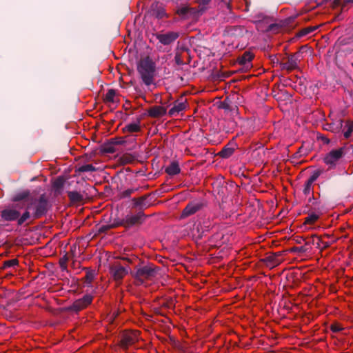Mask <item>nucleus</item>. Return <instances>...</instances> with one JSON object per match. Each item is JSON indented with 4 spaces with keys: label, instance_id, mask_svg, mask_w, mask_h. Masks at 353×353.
I'll return each mask as SVG.
<instances>
[{
    "label": "nucleus",
    "instance_id": "obj_1",
    "mask_svg": "<svg viewBox=\"0 0 353 353\" xmlns=\"http://www.w3.org/2000/svg\"><path fill=\"white\" fill-rule=\"evenodd\" d=\"M11 222H16L18 226L28 225L32 222L29 206L14 204L3 209L0 212V225H9Z\"/></svg>",
    "mask_w": 353,
    "mask_h": 353
},
{
    "label": "nucleus",
    "instance_id": "obj_2",
    "mask_svg": "<svg viewBox=\"0 0 353 353\" xmlns=\"http://www.w3.org/2000/svg\"><path fill=\"white\" fill-rule=\"evenodd\" d=\"M137 72L146 86L148 87L154 84L156 64L150 57H145L140 59L137 64Z\"/></svg>",
    "mask_w": 353,
    "mask_h": 353
},
{
    "label": "nucleus",
    "instance_id": "obj_3",
    "mask_svg": "<svg viewBox=\"0 0 353 353\" xmlns=\"http://www.w3.org/2000/svg\"><path fill=\"white\" fill-rule=\"evenodd\" d=\"M140 332L139 330H125L121 335L119 346L124 350H127L130 346L138 342Z\"/></svg>",
    "mask_w": 353,
    "mask_h": 353
},
{
    "label": "nucleus",
    "instance_id": "obj_4",
    "mask_svg": "<svg viewBox=\"0 0 353 353\" xmlns=\"http://www.w3.org/2000/svg\"><path fill=\"white\" fill-rule=\"evenodd\" d=\"M47 201L44 196H41L38 199L32 200L26 206H29V210L33 208L34 212L31 214V219H37L40 218L47 210Z\"/></svg>",
    "mask_w": 353,
    "mask_h": 353
},
{
    "label": "nucleus",
    "instance_id": "obj_5",
    "mask_svg": "<svg viewBox=\"0 0 353 353\" xmlns=\"http://www.w3.org/2000/svg\"><path fill=\"white\" fill-rule=\"evenodd\" d=\"M157 271L151 265H146L141 268H139L136 274L135 279L138 285L143 284L147 281H151L154 277L156 276Z\"/></svg>",
    "mask_w": 353,
    "mask_h": 353
},
{
    "label": "nucleus",
    "instance_id": "obj_6",
    "mask_svg": "<svg viewBox=\"0 0 353 353\" xmlns=\"http://www.w3.org/2000/svg\"><path fill=\"white\" fill-rule=\"evenodd\" d=\"M345 148H339L335 150H331L327 153L323 159L324 163L331 167L335 166L338 161L345 154Z\"/></svg>",
    "mask_w": 353,
    "mask_h": 353
},
{
    "label": "nucleus",
    "instance_id": "obj_7",
    "mask_svg": "<svg viewBox=\"0 0 353 353\" xmlns=\"http://www.w3.org/2000/svg\"><path fill=\"white\" fill-rule=\"evenodd\" d=\"M145 219L143 212H139L135 214H128L122 219L121 225L125 228H130L136 225L141 224Z\"/></svg>",
    "mask_w": 353,
    "mask_h": 353
},
{
    "label": "nucleus",
    "instance_id": "obj_8",
    "mask_svg": "<svg viewBox=\"0 0 353 353\" xmlns=\"http://www.w3.org/2000/svg\"><path fill=\"white\" fill-rule=\"evenodd\" d=\"M128 272L129 268H125L120 264H114L110 268L111 276L115 281L119 283L128 274Z\"/></svg>",
    "mask_w": 353,
    "mask_h": 353
},
{
    "label": "nucleus",
    "instance_id": "obj_9",
    "mask_svg": "<svg viewBox=\"0 0 353 353\" xmlns=\"http://www.w3.org/2000/svg\"><path fill=\"white\" fill-rule=\"evenodd\" d=\"M179 37V34L176 32H168L165 33H158L156 34V38L163 45H170L176 41Z\"/></svg>",
    "mask_w": 353,
    "mask_h": 353
},
{
    "label": "nucleus",
    "instance_id": "obj_10",
    "mask_svg": "<svg viewBox=\"0 0 353 353\" xmlns=\"http://www.w3.org/2000/svg\"><path fill=\"white\" fill-rule=\"evenodd\" d=\"M320 172L319 171L314 172L305 182L303 185V192L305 195H308L313 193L314 183L319 178Z\"/></svg>",
    "mask_w": 353,
    "mask_h": 353
},
{
    "label": "nucleus",
    "instance_id": "obj_11",
    "mask_svg": "<svg viewBox=\"0 0 353 353\" xmlns=\"http://www.w3.org/2000/svg\"><path fill=\"white\" fill-rule=\"evenodd\" d=\"M202 207V205L200 203H188L185 208L183 210L181 213V218H186L188 216H190L194 214H195L196 212H198Z\"/></svg>",
    "mask_w": 353,
    "mask_h": 353
},
{
    "label": "nucleus",
    "instance_id": "obj_12",
    "mask_svg": "<svg viewBox=\"0 0 353 353\" xmlns=\"http://www.w3.org/2000/svg\"><path fill=\"white\" fill-rule=\"evenodd\" d=\"M92 301V296L90 295H85L82 299L77 300L73 304V307L77 310H81L89 305Z\"/></svg>",
    "mask_w": 353,
    "mask_h": 353
},
{
    "label": "nucleus",
    "instance_id": "obj_13",
    "mask_svg": "<svg viewBox=\"0 0 353 353\" xmlns=\"http://www.w3.org/2000/svg\"><path fill=\"white\" fill-rule=\"evenodd\" d=\"M188 105L186 100H177L174 103L173 107L170 109L169 114L170 116H174L179 114L180 112L184 110L187 108Z\"/></svg>",
    "mask_w": 353,
    "mask_h": 353
},
{
    "label": "nucleus",
    "instance_id": "obj_14",
    "mask_svg": "<svg viewBox=\"0 0 353 353\" xmlns=\"http://www.w3.org/2000/svg\"><path fill=\"white\" fill-rule=\"evenodd\" d=\"M148 115L152 118H159L166 114V108L162 105H154L148 110Z\"/></svg>",
    "mask_w": 353,
    "mask_h": 353
},
{
    "label": "nucleus",
    "instance_id": "obj_15",
    "mask_svg": "<svg viewBox=\"0 0 353 353\" xmlns=\"http://www.w3.org/2000/svg\"><path fill=\"white\" fill-rule=\"evenodd\" d=\"M141 130L140 121H137L135 123H130L125 125L123 128V132L124 133H135L139 132Z\"/></svg>",
    "mask_w": 353,
    "mask_h": 353
},
{
    "label": "nucleus",
    "instance_id": "obj_16",
    "mask_svg": "<svg viewBox=\"0 0 353 353\" xmlns=\"http://www.w3.org/2000/svg\"><path fill=\"white\" fill-rule=\"evenodd\" d=\"M253 59L254 54L250 52H245L238 58V63L239 65L248 66Z\"/></svg>",
    "mask_w": 353,
    "mask_h": 353
},
{
    "label": "nucleus",
    "instance_id": "obj_17",
    "mask_svg": "<svg viewBox=\"0 0 353 353\" xmlns=\"http://www.w3.org/2000/svg\"><path fill=\"white\" fill-rule=\"evenodd\" d=\"M103 101L108 104L118 103L119 99L117 98L116 91L113 89L109 90L105 94Z\"/></svg>",
    "mask_w": 353,
    "mask_h": 353
},
{
    "label": "nucleus",
    "instance_id": "obj_18",
    "mask_svg": "<svg viewBox=\"0 0 353 353\" xmlns=\"http://www.w3.org/2000/svg\"><path fill=\"white\" fill-rule=\"evenodd\" d=\"M165 172L169 175H176L180 172V168L177 162H172L166 168Z\"/></svg>",
    "mask_w": 353,
    "mask_h": 353
},
{
    "label": "nucleus",
    "instance_id": "obj_19",
    "mask_svg": "<svg viewBox=\"0 0 353 353\" xmlns=\"http://www.w3.org/2000/svg\"><path fill=\"white\" fill-rule=\"evenodd\" d=\"M320 216L314 212L310 213L304 219V225H313L319 220Z\"/></svg>",
    "mask_w": 353,
    "mask_h": 353
},
{
    "label": "nucleus",
    "instance_id": "obj_20",
    "mask_svg": "<svg viewBox=\"0 0 353 353\" xmlns=\"http://www.w3.org/2000/svg\"><path fill=\"white\" fill-rule=\"evenodd\" d=\"M353 132V121L351 120H347L345 121L344 130H343V135L345 139H349L352 137Z\"/></svg>",
    "mask_w": 353,
    "mask_h": 353
},
{
    "label": "nucleus",
    "instance_id": "obj_21",
    "mask_svg": "<svg viewBox=\"0 0 353 353\" xmlns=\"http://www.w3.org/2000/svg\"><path fill=\"white\" fill-rule=\"evenodd\" d=\"M137 157L130 153L123 154L119 159L120 162L123 164H130L135 161Z\"/></svg>",
    "mask_w": 353,
    "mask_h": 353
},
{
    "label": "nucleus",
    "instance_id": "obj_22",
    "mask_svg": "<svg viewBox=\"0 0 353 353\" xmlns=\"http://www.w3.org/2000/svg\"><path fill=\"white\" fill-rule=\"evenodd\" d=\"M68 196L72 203H79L83 200V196L76 191L68 192Z\"/></svg>",
    "mask_w": 353,
    "mask_h": 353
},
{
    "label": "nucleus",
    "instance_id": "obj_23",
    "mask_svg": "<svg viewBox=\"0 0 353 353\" xmlns=\"http://www.w3.org/2000/svg\"><path fill=\"white\" fill-rule=\"evenodd\" d=\"M189 6H183L176 10V14L181 18L186 19H188Z\"/></svg>",
    "mask_w": 353,
    "mask_h": 353
},
{
    "label": "nucleus",
    "instance_id": "obj_24",
    "mask_svg": "<svg viewBox=\"0 0 353 353\" xmlns=\"http://www.w3.org/2000/svg\"><path fill=\"white\" fill-rule=\"evenodd\" d=\"M65 180L63 177H58L52 183V187L56 191H60L63 188Z\"/></svg>",
    "mask_w": 353,
    "mask_h": 353
},
{
    "label": "nucleus",
    "instance_id": "obj_25",
    "mask_svg": "<svg viewBox=\"0 0 353 353\" xmlns=\"http://www.w3.org/2000/svg\"><path fill=\"white\" fill-rule=\"evenodd\" d=\"M329 128H327L328 130H330L333 132L338 133L341 131L342 126H343V120L339 119L338 123L335 125L334 123H330L328 125Z\"/></svg>",
    "mask_w": 353,
    "mask_h": 353
},
{
    "label": "nucleus",
    "instance_id": "obj_26",
    "mask_svg": "<svg viewBox=\"0 0 353 353\" xmlns=\"http://www.w3.org/2000/svg\"><path fill=\"white\" fill-rule=\"evenodd\" d=\"M188 19L190 17H196L201 14H203L205 11H201L200 8L198 6V8H192L189 6V11H188Z\"/></svg>",
    "mask_w": 353,
    "mask_h": 353
},
{
    "label": "nucleus",
    "instance_id": "obj_27",
    "mask_svg": "<svg viewBox=\"0 0 353 353\" xmlns=\"http://www.w3.org/2000/svg\"><path fill=\"white\" fill-rule=\"evenodd\" d=\"M95 170V168L92 164L83 165L78 168V171L80 172H94Z\"/></svg>",
    "mask_w": 353,
    "mask_h": 353
},
{
    "label": "nucleus",
    "instance_id": "obj_28",
    "mask_svg": "<svg viewBox=\"0 0 353 353\" xmlns=\"http://www.w3.org/2000/svg\"><path fill=\"white\" fill-rule=\"evenodd\" d=\"M234 152V150L230 148H224L220 152V157L223 158H228L230 157Z\"/></svg>",
    "mask_w": 353,
    "mask_h": 353
},
{
    "label": "nucleus",
    "instance_id": "obj_29",
    "mask_svg": "<svg viewBox=\"0 0 353 353\" xmlns=\"http://www.w3.org/2000/svg\"><path fill=\"white\" fill-rule=\"evenodd\" d=\"M211 0H196V3L199 5L201 11H205L208 8L207 6L210 3Z\"/></svg>",
    "mask_w": 353,
    "mask_h": 353
},
{
    "label": "nucleus",
    "instance_id": "obj_30",
    "mask_svg": "<svg viewBox=\"0 0 353 353\" xmlns=\"http://www.w3.org/2000/svg\"><path fill=\"white\" fill-rule=\"evenodd\" d=\"M343 330V325L338 322H334L332 324H331V325H330V330L332 332L336 333V332L342 331Z\"/></svg>",
    "mask_w": 353,
    "mask_h": 353
},
{
    "label": "nucleus",
    "instance_id": "obj_31",
    "mask_svg": "<svg viewBox=\"0 0 353 353\" xmlns=\"http://www.w3.org/2000/svg\"><path fill=\"white\" fill-rule=\"evenodd\" d=\"M267 261L270 263L272 266H276L280 263L279 260L277 259V255L272 254L267 257Z\"/></svg>",
    "mask_w": 353,
    "mask_h": 353
},
{
    "label": "nucleus",
    "instance_id": "obj_32",
    "mask_svg": "<svg viewBox=\"0 0 353 353\" xmlns=\"http://www.w3.org/2000/svg\"><path fill=\"white\" fill-rule=\"evenodd\" d=\"M346 5V3H345L344 0H334L332 3V7L333 9H336L339 7H341V9H343Z\"/></svg>",
    "mask_w": 353,
    "mask_h": 353
},
{
    "label": "nucleus",
    "instance_id": "obj_33",
    "mask_svg": "<svg viewBox=\"0 0 353 353\" xmlns=\"http://www.w3.org/2000/svg\"><path fill=\"white\" fill-rule=\"evenodd\" d=\"M94 278V272L92 271H88L84 277L85 282L88 284H90L93 281Z\"/></svg>",
    "mask_w": 353,
    "mask_h": 353
},
{
    "label": "nucleus",
    "instance_id": "obj_34",
    "mask_svg": "<svg viewBox=\"0 0 353 353\" xmlns=\"http://www.w3.org/2000/svg\"><path fill=\"white\" fill-rule=\"evenodd\" d=\"M18 264H19V261L17 259H13L6 261L4 262V267L5 268L14 267V266L18 265Z\"/></svg>",
    "mask_w": 353,
    "mask_h": 353
},
{
    "label": "nucleus",
    "instance_id": "obj_35",
    "mask_svg": "<svg viewBox=\"0 0 353 353\" xmlns=\"http://www.w3.org/2000/svg\"><path fill=\"white\" fill-rule=\"evenodd\" d=\"M28 196V192H23L21 194H17V196H15L14 197V201H20V200H23L25 198H26L27 196Z\"/></svg>",
    "mask_w": 353,
    "mask_h": 353
},
{
    "label": "nucleus",
    "instance_id": "obj_36",
    "mask_svg": "<svg viewBox=\"0 0 353 353\" xmlns=\"http://www.w3.org/2000/svg\"><path fill=\"white\" fill-rule=\"evenodd\" d=\"M145 200V196H141V197H139V198H137V199H134V204L136 205H142L143 202Z\"/></svg>",
    "mask_w": 353,
    "mask_h": 353
},
{
    "label": "nucleus",
    "instance_id": "obj_37",
    "mask_svg": "<svg viewBox=\"0 0 353 353\" xmlns=\"http://www.w3.org/2000/svg\"><path fill=\"white\" fill-rule=\"evenodd\" d=\"M314 29V28H307L303 29L300 32V35L301 36L306 35V34L310 33L312 31H313Z\"/></svg>",
    "mask_w": 353,
    "mask_h": 353
},
{
    "label": "nucleus",
    "instance_id": "obj_38",
    "mask_svg": "<svg viewBox=\"0 0 353 353\" xmlns=\"http://www.w3.org/2000/svg\"><path fill=\"white\" fill-rule=\"evenodd\" d=\"M134 192V190L132 189H128V190H125L122 194H123V196L124 197H127V196H129L131 195V194Z\"/></svg>",
    "mask_w": 353,
    "mask_h": 353
},
{
    "label": "nucleus",
    "instance_id": "obj_39",
    "mask_svg": "<svg viewBox=\"0 0 353 353\" xmlns=\"http://www.w3.org/2000/svg\"><path fill=\"white\" fill-rule=\"evenodd\" d=\"M158 16L160 18H163L164 17H168V15L166 14V13L165 12L164 10H162V11L159 12Z\"/></svg>",
    "mask_w": 353,
    "mask_h": 353
},
{
    "label": "nucleus",
    "instance_id": "obj_40",
    "mask_svg": "<svg viewBox=\"0 0 353 353\" xmlns=\"http://www.w3.org/2000/svg\"><path fill=\"white\" fill-rule=\"evenodd\" d=\"M345 3H353V0H344Z\"/></svg>",
    "mask_w": 353,
    "mask_h": 353
},
{
    "label": "nucleus",
    "instance_id": "obj_41",
    "mask_svg": "<svg viewBox=\"0 0 353 353\" xmlns=\"http://www.w3.org/2000/svg\"><path fill=\"white\" fill-rule=\"evenodd\" d=\"M288 68L292 70V69L294 68V67L293 66H290V67H288Z\"/></svg>",
    "mask_w": 353,
    "mask_h": 353
}]
</instances>
